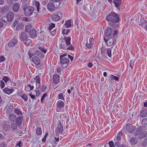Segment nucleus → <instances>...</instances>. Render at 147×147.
Segmentation results:
<instances>
[{"mask_svg":"<svg viewBox=\"0 0 147 147\" xmlns=\"http://www.w3.org/2000/svg\"><path fill=\"white\" fill-rule=\"evenodd\" d=\"M71 38L70 37L65 36L64 38L61 37L59 39V42L61 43L59 47L65 50L67 46L70 45Z\"/></svg>","mask_w":147,"mask_h":147,"instance_id":"1","label":"nucleus"},{"mask_svg":"<svg viewBox=\"0 0 147 147\" xmlns=\"http://www.w3.org/2000/svg\"><path fill=\"white\" fill-rule=\"evenodd\" d=\"M107 19L109 21L113 22H118L119 18L117 14L114 12H111L106 17Z\"/></svg>","mask_w":147,"mask_h":147,"instance_id":"2","label":"nucleus"},{"mask_svg":"<svg viewBox=\"0 0 147 147\" xmlns=\"http://www.w3.org/2000/svg\"><path fill=\"white\" fill-rule=\"evenodd\" d=\"M25 14L27 16H30L33 13H36V12H35V10L33 7L31 6H29L28 7L24 8Z\"/></svg>","mask_w":147,"mask_h":147,"instance_id":"3","label":"nucleus"},{"mask_svg":"<svg viewBox=\"0 0 147 147\" xmlns=\"http://www.w3.org/2000/svg\"><path fill=\"white\" fill-rule=\"evenodd\" d=\"M59 63L61 64L63 68L67 67L70 62L69 59L67 58H59Z\"/></svg>","mask_w":147,"mask_h":147,"instance_id":"4","label":"nucleus"},{"mask_svg":"<svg viewBox=\"0 0 147 147\" xmlns=\"http://www.w3.org/2000/svg\"><path fill=\"white\" fill-rule=\"evenodd\" d=\"M41 52L40 51L36 49V48H33L29 51L28 55L30 58L35 55H37L39 56V54Z\"/></svg>","mask_w":147,"mask_h":147,"instance_id":"5","label":"nucleus"},{"mask_svg":"<svg viewBox=\"0 0 147 147\" xmlns=\"http://www.w3.org/2000/svg\"><path fill=\"white\" fill-rule=\"evenodd\" d=\"M104 40L107 45L108 46H111L112 45H115L116 44V40H114L112 38H110L108 39H106L105 38Z\"/></svg>","mask_w":147,"mask_h":147,"instance_id":"6","label":"nucleus"},{"mask_svg":"<svg viewBox=\"0 0 147 147\" xmlns=\"http://www.w3.org/2000/svg\"><path fill=\"white\" fill-rule=\"evenodd\" d=\"M19 39L21 41L24 42L26 41L28 38V36L25 32H23L20 34H19Z\"/></svg>","mask_w":147,"mask_h":147,"instance_id":"7","label":"nucleus"},{"mask_svg":"<svg viewBox=\"0 0 147 147\" xmlns=\"http://www.w3.org/2000/svg\"><path fill=\"white\" fill-rule=\"evenodd\" d=\"M126 128L127 131L129 133H132L136 129L135 126L130 124H127Z\"/></svg>","mask_w":147,"mask_h":147,"instance_id":"8","label":"nucleus"},{"mask_svg":"<svg viewBox=\"0 0 147 147\" xmlns=\"http://www.w3.org/2000/svg\"><path fill=\"white\" fill-rule=\"evenodd\" d=\"M29 35L30 37L34 38L36 37V30L34 29H32L29 32Z\"/></svg>","mask_w":147,"mask_h":147,"instance_id":"9","label":"nucleus"},{"mask_svg":"<svg viewBox=\"0 0 147 147\" xmlns=\"http://www.w3.org/2000/svg\"><path fill=\"white\" fill-rule=\"evenodd\" d=\"M144 127H138L134 132V136H137L140 134L144 130Z\"/></svg>","mask_w":147,"mask_h":147,"instance_id":"10","label":"nucleus"},{"mask_svg":"<svg viewBox=\"0 0 147 147\" xmlns=\"http://www.w3.org/2000/svg\"><path fill=\"white\" fill-rule=\"evenodd\" d=\"M55 4L54 5L53 3L50 2L47 5V8L49 11H53L55 9Z\"/></svg>","mask_w":147,"mask_h":147,"instance_id":"11","label":"nucleus"},{"mask_svg":"<svg viewBox=\"0 0 147 147\" xmlns=\"http://www.w3.org/2000/svg\"><path fill=\"white\" fill-rule=\"evenodd\" d=\"M34 81L36 82V88L39 89L40 88V78L38 76H36L34 78Z\"/></svg>","mask_w":147,"mask_h":147,"instance_id":"12","label":"nucleus"},{"mask_svg":"<svg viewBox=\"0 0 147 147\" xmlns=\"http://www.w3.org/2000/svg\"><path fill=\"white\" fill-rule=\"evenodd\" d=\"M63 130V127L62 124L60 122L58 124L57 127L55 130V132L57 133H61Z\"/></svg>","mask_w":147,"mask_h":147,"instance_id":"13","label":"nucleus"},{"mask_svg":"<svg viewBox=\"0 0 147 147\" xmlns=\"http://www.w3.org/2000/svg\"><path fill=\"white\" fill-rule=\"evenodd\" d=\"M18 41V40L17 39L15 38L13 39L9 42L8 46L10 47H13L17 43Z\"/></svg>","mask_w":147,"mask_h":147,"instance_id":"14","label":"nucleus"},{"mask_svg":"<svg viewBox=\"0 0 147 147\" xmlns=\"http://www.w3.org/2000/svg\"><path fill=\"white\" fill-rule=\"evenodd\" d=\"M32 62L36 65H38L40 63V61L38 57L34 56L32 57Z\"/></svg>","mask_w":147,"mask_h":147,"instance_id":"15","label":"nucleus"},{"mask_svg":"<svg viewBox=\"0 0 147 147\" xmlns=\"http://www.w3.org/2000/svg\"><path fill=\"white\" fill-rule=\"evenodd\" d=\"M22 93V91L21 90L18 92V94L19 96L21 97L26 102L28 100V97L27 95L24 93Z\"/></svg>","mask_w":147,"mask_h":147,"instance_id":"16","label":"nucleus"},{"mask_svg":"<svg viewBox=\"0 0 147 147\" xmlns=\"http://www.w3.org/2000/svg\"><path fill=\"white\" fill-rule=\"evenodd\" d=\"M14 16V14L13 12H9L6 15L8 21L9 22L12 21L13 19Z\"/></svg>","mask_w":147,"mask_h":147,"instance_id":"17","label":"nucleus"},{"mask_svg":"<svg viewBox=\"0 0 147 147\" xmlns=\"http://www.w3.org/2000/svg\"><path fill=\"white\" fill-rule=\"evenodd\" d=\"M3 91L5 93L9 95L14 91L13 89L5 88L3 90Z\"/></svg>","mask_w":147,"mask_h":147,"instance_id":"18","label":"nucleus"},{"mask_svg":"<svg viewBox=\"0 0 147 147\" xmlns=\"http://www.w3.org/2000/svg\"><path fill=\"white\" fill-rule=\"evenodd\" d=\"M60 78L57 74H55L53 76V80L54 83L57 84L59 82Z\"/></svg>","mask_w":147,"mask_h":147,"instance_id":"19","label":"nucleus"},{"mask_svg":"<svg viewBox=\"0 0 147 147\" xmlns=\"http://www.w3.org/2000/svg\"><path fill=\"white\" fill-rule=\"evenodd\" d=\"M112 29L111 28H107L105 32V36L108 37L110 35L112 32Z\"/></svg>","mask_w":147,"mask_h":147,"instance_id":"20","label":"nucleus"},{"mask_svg":"<svg viewBox=\"0 0 147 147\" xmlns=\"http://www.w3.org/2000/svg\"><path fill=\"white\" fill-rule=\"evenodd\" d=\"M16 123L18 126H20L22 124V120L23 117L22 116L20 115L18 116L16 119Z\"/></svg>","mask_w":147,"mask_h":147,"instance_id":"21","label":"nucleus"},{"mask_svg":"<svg viewBox=\"0 0 147 147\" xmlns=\"http://www.w3.org/2000/svg\"><path fill=\"white\" fill-rule=\"evenodd\" d=\"M51 18L53 20L55 21H58L60 19L56 13H54L51 16Z\"/></svg>","mask_w":147,"mask_h":147,"instance_id":"22","label":"nucleus"},{"mask_svg":"<svg viewBox=\"0 0 147 147\" xmlns=\"http://www.w3.org/2000/svg\"><path fill=\"white\" fill-rule=\"evenodd\" d=\"M17 117L14 114H11L9 116V119L12 122H14L16 120Z\"/></svg>","mask_w":147,"mask_h":147,"instance_id":"23","label":"nucleus"},{"mask_svg":"<svg viewBox=\"0 0 147 147\" xmlns=\"http://www.w3.org/2000/svg\"><path fill=\"white\" fill-rule=\"evenodd\" d=\"M140 115L142 117H147V110L144 109L141 111Z\"/></svg>","mask_w":147,"mask_h":147,"instance_id":"24","label":"nucleus"},{"mask_svg":"<svg viewBox=\"0 0 147 147\" xmlns=\"http://www.w3.org/2000/svg\"><path fill=\"white\" fill-rule=\"evenodd\" d=\"M20 5L18 3H16L13 5V9L15 12L18 11L19 9Z\"/></svg>","mask_w":147,"mask_h":147,"instance_id":"25","label":"nucleus"},{"mask_svg":"<svg viewBox=\"0 0 147 147\" xmlns=\"http://www.w3.org/2000/svg\"><path fill=\"white\" fill-rule=\"evenodd\" d=\"M71 22L70 20H65V24L63 25V26H65L66 28H70L71 26Z\"/></svg>","mask_w":147,"mask_h":147,"instance_id":"26","label":"nucleus"},{"mask_svg":"<svg viewBox=\"0 0 147 147\" xmlns=\"http://www.w3.org/2000/svg\"><path fill=\"white\" fill-rule=\"evenodd\" d=\"M109 79L110 80H115L116 81H118L119 78L112 75H110L109 76Z\"/></svg>","mask_w":147,"mask_h":147,"instance_id":"27","label":"nucleus"},{"mask_svg":"<svg viewBox=\"0 0 147 147\" xmlns=\"http://www.w3.org/2000/svg\"><path fill=\"white\" fill-rule=\"evenodd\" d=\"M113 2L115 5V7L117 8H118V7L119 6V5L121 4V0H114Z\"/></svg>","mask_w":147,"mask_h":147,"instance_id":"28","label":"nucleus"},{"mask_svg":"<svg viewBox=\"0 0 147 147\" xmlns=\"http://www.w3.org/2000/svg\"><path fill=\"white\" fill-rule=\"evenodd\" d=\"M57 105L58 107L61 108L64 106V103L62 101H59L57 103Z\"/></svg>","mask_w":147,"mask_h":147,"instance_id":"29","label":"nucleus"},{"mask_svg":"<svg viewBox=\"0 0 147 147\" xmlns=\"http://www.w3.org/2000/svg\"><path fill=\"white\" fill-rule=\"evenodd\" d=\"M137 140L136 138H132L130 140V142L131 145H135L137 142Z\"/></svg>","mask_w":147,"mask_h":147,"instance_id":"30","label":"nucleus"},{"mask_svg":"<svg viewBox=\"0 0 147 147\" xmlns=\"http://www.w3.org/2000/svg\"><path fill=\"white\" fill-rule=\"evenodd\" d=\"M24 25L22 23H19L16 26V30H19L24 27Z\"/></svg>","mask_w":147,"mask_h":147,"instance_id":"31","label":"nucleus"},{"mask_svg":"<svg viewBox=\"0 0 147 147\" xmlns=\"http://www.w3.org/2000/svg\"><path fill=\"white\" fill-rule=\"evenodd\" d=\"M32 29V26L30 24H28L25 26V30L26 32H29L30 30H31Z\"/></svg>","mask_w":147,"mask_h":147,"instance_id":"32","label":"nucleus"},{"mask_svg":"<svg viewBox=\"0 0 147 147\" xmlns=\"http://www.w3.org/2000/svg\"><path fill=\"white\" fill-rule=\"evenodd\" d=\"M62 33L63 34H65L66 35H67L70 32V29L63 28L62 29Z\"/></svg>","mask_w":147,"mask_h":147,"instance_id":"33","label":"nucleus"},{"mask_svg":"<svg viewBox=\"0 0 147 147\" xmlns=\"http://www.w3.org/2000/svg\"><path fill=\"white\" fill-rule=\"evenodd\" d=\"M17 126L15 123H13L11 125V128L13 131H16L17 129Z\"/></svg>","mask_w":147,"mask_h":147,"instance_id":"34","label":"nucleus"},{"mask_svg":"<svg viewBox=\"0 0 147 147\" xmlns=\"http://www.w3.org/2000/svg\"><path fill=\"white\" fill-rule=\"evenodd\" d=\"M54 3L56 7L59 6L60 5V1L61 0H51Z\"/></svg>","mask_w":147,"mask_h":147,"instance_id":"35","label":"nucleus"},{"mask_svg":"<svg viewBox=\"0 0 147 147\" xmlns=\"http://www.w3.org/2000/svg\"><path fill=\"white\" fill-rule=\"evenodd\" d=\"M146 23V20H145L144 19H141L140 20L139 25L142 27L143 25H144L145 24V23Z\"/></svg>","mask_w":147,"mask_h":147,"instance_id":"36","label":"nucleus"},{"mask_svg":"<svg viewBox=\"0 0 147 147\" xmlns=\"http://www.w3.org/2000/svg\"><path fill=\"white\" fill-rule=\"evenodd\" d=\"M141 123L143 125L147 127V118L143 119L141 121Z\"/></svg>","mask_w":147,"mask_h":147,"instance_id":"37","label":"nucleus"},{"mask_svg":"<svg viewBox=\"0 0 147 147\" xmlns=\"http://www.w3.org/2000/svg\"><path fill=\"white\" fill-rule=\"evenodd\" d=\"M36 134L40 135L42 134V129L41 127H38L36 129Z\"/></svg>","mask_w":147,"mask_h":147,"instance_id":"38","label":"nucleus"},{"mask_svg":"<svg viewBox=\"0 0 147 147\" xmlns=\"http://www.w3.org/2000/svg\"><path fill=\"white\" fill-rule=\"evenodd\" d=\"M122 133L121 132L119 131L117 134V136L116 139L118 141L120 140L121 139V137L122 136Z\"/></svg>","mask_w":147,"mask_h":147,"instance_id":"39","label":"nucleus"},{"mask_svg":"<svg viewBox=\"0 0 147 147\" xmlns=\"http://www.w3.org/2000/svg\"><path fill=\"white\" fill-rule=\"evenodd\" d=\"M106 52L108 56L110 57L111 56V50L110 48L106 49Z\"/></svg>","mask_w":147,"mask_h":147,"instance_id":"40","label":"nucleus"},{"mask_svg":"<svg viewBox=\"0 0 147 147\" xmlns=\"http://www.w3.org/2000/svg\"><path fill=\"white\" fill-rule=\"evenodd\" d=\"M55 140H53V142H52V144L53 145V146L55 147L56 146V142H58L59 140V137L56 138V137L55 138Z\"/></svg>","mask_w":147,"mask_h":147,"instance_id":"41","label":"nucleus"},{"mask_svg":"<svg viewBox=\"0 0 147 147\" xmlns=\"http://www.w3.org/2000/svg\"><path fill=\"white\" fill-rule=\"evenodd\" d=\"M46 86H45L44 85L42 86L40 88V91L42 92H45L46 90Z\"/></svg>","mask_w":147,"mask_h":147,"instance_id":"42","label":"nucleus"},{"mask_svg":"<svg viewBox=\"0 0 147 147\" xmlns=\"http://www.w3.org/2000/svg\"><path fill=\"white\" fill-rule=\"evenodd\" d=\"M74 49V46H73L72 45H71V44L67 46L66 47V49L65 50H73Z\"/></svg>","mask_w":147,"mask_h":147,"instance_id":"43","label":"nucleus"},{"mask_svg":"<svg viewBox=\"0 0 147 147\" xmlns=\"http://www.w3.org/2000/svg\"><path fill=\"white\" fill-rule=\"evenodd\" d=\"M55 27V24L53 23H51L49 24L48 27V29L49 31L51 30L54 28Z\"/></svg>","mask_w":147,"mask_h":147,"instance_id":"44","label":"nucleus"},{"mask_svg":"<svg viewBox=\"0 0 147 147\" xmlns=\"http://www.w3.org/2000/svg\"><path fill=\"white\" fill-rule=\"evenodd\" d=\"M19 21L18 20H15L12 24V26L13 28H14L16 26L19 24Z\"/></svg>","mask_w":147,"mask_h":147,"instance_id":"45","label":"nucleus"},{"mask_svg":"<svg viewBox=\"0 0 147 147\" xmlns=\"http://www.w3.org/2000/svg\"><path fill=\"white\" fill-rule=\"evenodd\" d=\"M32 41L30 39H27L26 41L24 42V43L26 45H28L30 44L32 42Z\"/></svg>","mask_w":147,"mask_h":147,"instance_id":"46","label":"nucleus"},{"mask_svg":"<svg viewBox=\"0 0 147 147\" xmlns=\"http://www.w3.org/2000/svg\"><path fill=\"white\" fill-rule=\"evenodd\" d=\"M14 112L17 115H22V112L18 109L16 108L15 109Z\"/></svg>","mask_w":147,"mask_h":147,"instance_id":"47","label":"nucleus"},{"mask_svg":"<svg viewBox=\"0 0 147 147\" xmlns=\"http://www.w3.org/2000/svg\"><path fill=\"white\" fill-rule=\"evenodd\" d=\"M147 133V132L146 131H144L143 133L139 136L140 138L141 139L143 138L146 135Z\"/></svg>","mask_w":147,"mask_h":147,"instance_id":"48","label":"nucleus"},{"mask_svg":"<svg viewBox=\"0 0 147 147\" xmlns=\"http://www.w3.org/2000/svg\"><path fill=\"white\" fill-rule=\"evenodd\" d=\"M7 144L4 142H0V147H6Z\"/></svg>","mask_w":147,"mask_h":147,"instance_id":"49","label":"nucleus"},{"mask_svg":"<svg viewBox=\"0 0 147 147\" xmlns=\"http://www.w3.org/2000/svg\"><path fill=\"white\" fill-rule=\"evenodd\" d=\"M2 79L4 81L5 83L9 80V78L7 76H4L3 77Z\"/></svg>","mask_w":147,"mask_h":147,"instance_id":"50","label":"nucleus"},{"mask_svg":"<svg viewBox=\"0 0 147 147\" xmlns=\"http://www.w3.org/2000/svg\"><path fill=\"white\" fill-rule=\"evenodd\" d=\"M38 48L45 53L47 52V50L44 49L42 47L39 46L38 47Z\"/></svg>","mask_w":147,"mask_h":147,"instance_id":"51","label":"nucleus"},{"mask_svg":"<svg viewBox=\"0 0 147 147\" xmlns=\"http://www.w3.org/2000/svg\"><path fill=\"white\" fill-rule=\"evenodd\" d=\"M58 97L59 99H61L62 100H64V99L63 95L62 93H60L59 94Z\"/></svg>","mask_w":147,"mask_h":147,"instance_id":"52","label":"nucleus"},{"mask_svg":"<svg viewBox=\"0 0 147 147\" xmlns=\"http://www.w3.org/2000/svg\"><path fill=\"white\" fill-rule=\"evenodd\" d=\"M47 93H45L43 94L41 99V102H43L45 98V97L47 96Z\"/></svg>","mask_w":147,"mask_h":147,"instance_id":"53","label":"nucleus"},{"mask_svg":"<svg viewBox=\"0 0 147 147\" xmlns=\"http://www.w3.org/2000/svg\"><path fill=\"white\" fill-rule=\"evenodd\" d=\"M56 14L60 19L62 17V13L61 11H58Z\"/></svg>","mask_w":147,"mask_h":147,"instance_id":"54","label":"nucleus"},{"mask_svg":"<svg viewBox=\"0 0 147 147\" xmlns=\"http://www.w3.org/2000/svg\"><path fill=\"white\" fill-rule=\"evenodd\" d=\"M35 92H36V96H38L40 94V91L38 89L36 90H35Z\"/></svg>","mask_w":147,"mask_h":147,"instance_id":"55","label":"nucleus"},{"mask_svg":"<svg viewBox=\"0 0 147 147\" xmlns=\"http://www.w3.org/2000/svg\"><path fill=\"white\" fill-rule=\"evenodd\" d=\"M86 47L90 49L91 48L92 45V43H86Z\"/></svg>","mask_w":147,"mask_h":147,"instance_id":"56","label":"nucleus"},{"mask_svg":"<svg viewBox=\"0 0 147 147\" xmlns=\"http://www.w3.org/2000/svg\"><path fill=\"white\" fill-rule=\"evenodd\" d=\"M0 85L1 88H3L5 86V83L3 80L0 81Z\"/></svg>","mask_w":147,"mask_h":147,"instance_id":"57","label":"nucleus"},{"mask_svg":"<svg viewBox=\"0 0 147 147\" xmlns=\"http://www.w3.org/2000/svg\"><path fill=\"white\" fill-rule=\"evenodd\" d=\"M2 21L4 22H7L8 21L7 18V16L6 17H3L2 19Z\"/></svg>","mask_w":147,"mask_h":147,"instance_id":"58","label":"nucleus"},{"mask_svg":"<svg viewBox=\"0 0 147 147\" xmlns=\"http://www.w3.org/2000/svg\"><path fill=\"white\" fill-rule=\"evenodd\" d=\"M56 30H54L53 31L50 32V34L52 36H53L56 34Z\"/></svg>","mask_w":147,"mask_h":147,"instance_id":"59","label":"nucleus"},{"mask_svg":"<svg viewBox=\"0 0 147 147\" xmlns=\"http://www.w3.org/2000/svg\"><path fill=\"white\" fill-rule=\"evenodd\" d=\"M108 143L109 146H110V147H113L114 146L113 144V142L112 141H110Z\"/></svg>","mask_w":147,"mask_h":147,"instance_id":"60","label":"nucleus"},{"mask_svg":"<svg viewBox=\"0 0 147 147\" xmlns=\"http://www.w3.org/2000/svg\"><path fill=\"white\" fill-rule=\"evenodd\" d=\"M35 4L36 7H39L40 4L39 2L38 1H36L35 2Z\"/></svg>","mask_w":147,"mask_h":147,"instance_id":"61","label":"nucleus"},{"mask_svg":"<svg viewBox=\"0 0 147 147\" xmlns=\"http://www.w3.org/2000/svg\"><path fill=\"white\" fill-rule=\"evenodd\" d=\"M101 55L105 58H106L107 57V56L106 55V54H105V52H104L102 51H101Z\"/></svg>","mask_w":147,"mask_h":147,"instance_id":"62","label":"nucleus"},{"mask_svg":"<svg viewBox=\"0 0 147 147\" xmlns=\"http://www.w3.org/2000/svg\"><path fill=\"white\" fill-rule=\"evenodd\" d=\"M142 27L147 31V22L145 23V24L144 25H143Z\"/></svg>","mask_w":147,"mask_h":147,"instance_id":"63","label":"nucleus"},{"mask_svg":"<svg viewBox=\"0 0 147 147\" xmlns=\"http://www.w3.org/2000/svg\"><path fill=\"white\" fill-rule=\"evenodd\" d=\"M22 142L21 141H20L15 146V147H21V146Z\"/></svg>","mask_w":147,"mask_h":147,"instance_id":"64","label":"nucleus"}]
</instances>
